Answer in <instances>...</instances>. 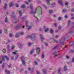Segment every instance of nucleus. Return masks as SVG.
Masks as SVG:
<instances>
[{"label":"nucleus","mask_w":74,"mask_h":74,"mask_svg":"<svg viewBox=\"0 0 74 74\" xmlns=\"http://www.w3.org/2000/svg\"><path fill=\"white\" fill-rule=\"evenodd\" d=\"M26 39H29V38H31V36H27L26 38Z\"/></svg>","instance_id":"dca6fc26"},{"label":"nucleus","mask_w":74,"mask_h":74,"mask_svg":"<svg viewBox=\"0 0 74 74\" xmlns=\"http://www.w3.org/2000/svg\"><path fill=\"white\" fill-rule=\"evenodd\" d=\"M43 29H45V26H43Z\"/></svg>","instance_id":"5fc2aeb1"},{"label":"nucleus","mask_w":74,"mask_h":74,"mask_svg":"<svg viewBox=\"0 0 74 74\" xmlns=\"http://www.w3.org/2000/svg\"><path fill=\"white\" fill-rule=\"evenodd\" d=\"M4 18H5V23H7L8 22V18H7V16H5L4 17Z\"/></svg>","instance_id":"423d86ee"},{"label":"nucleus","mask_w":74,"mask_h":74,"mask_svg":"<svg viewBox=\"0 0 74 74\" xmlns=\"http://www.w3.org/2000/svg\"><path fill=\"white\" fill-rule=\"evenodd\" d=\"M42 58H44V54H42Z\"/></svg>","instance_id":"f704fd0d"},{"label":"nucleus","mask_w":74,"mask_h":74,"mask_svg":"<svg viewBox=\"0 0 74 74\" xmlns=\"http://www.w3.org/2000/svg\"><path fill=\"white\" fill-rule=\"evenodd\" d=\"M64 71H66V70H67V68H66V65H65L64 66Z\"/></svg>","instance_id":"4468645a"},{"label":"nucleus","mask_w":74,"mask_h":74,"mask_svg":"<svg viewBox=\"0 0 74 74\" xmlns=\"http://www.w3.org/2000/svg\"><path fill=\"white\" fill-rule=\"evenodd\" d=\"M58 4H62V1L61 0H58Z\"/></svg>","instance_id":"9b49d317"},{"label":"nucleus","mask_w":74,"mask_h":74,"mask_svg":"<svg viewBox=\"0 0 74 74\" xmlns=\"http://www.w3.org/2000/svg\"><path fill=\"white\" fill-rule=\"evenodd\" d=\"M15 6H16V7H19V5H18V4L15 3Z\"/></svg>","instance_id":"393cba45"},{"label":"nucleus","mask_w":74,"mask_h":74,"mask_svg":"<svg viewBox=\"0 0 74 74\" xmlns=\"http://www.w3.org/2000/svg\"><path fill=\"white\" fill-rule=\"evenodd\" d=\"M13 53L14 55H15V54H16V53L15 52H13Z\"/></svg>","instance_id":"6e6d98bb"},{"label":"nucleus","mask_w":74,"mask_h":74,"mask_svg":"<svg viewBox=\"0 0 74 74\" xmlns=\"http://www.w3.org/2000/svg\"><path fill=\"white\" fill-rule=\"evenodd\" d=\"M58 48V47L56 46L54 48V49H56V48Z\"/></svg>","instance_id":"13d9d810"},{"label":"nucleus","mask_w":74,"mask_h":74,"mask_svg":"<svg viewBox=\"0 0 74 74\" xmlns=\"http://www.w3.org/2000/svg\"><path fill=\"white\" fill-rule=\"evenodd\" d=\"M31 70V68H29L28 69L29 71H30V70Z\"/></svg>","instance_id":"338daca9"},{"label":"nucleus","mask_w":74,"mask_h":74,"mask_svg":"<svg viewBox=\"0 0 74 74\" xmlns=\"http://www.w3.org/2000/svg\"><path fill=\"white\" fill-rule=\"evenodd\" d=\"M70 21H69L67 23L68 25H70Z\"/></svg>","instance_id":"473e14b6"},{"label":"nucleus","mask_w":74,"mask_h":74,"mask_svg":"<svg viewBox=\"0 0 74 74\" xmlns=\"http://www.w3.org/2000/svg\"><path fill=\"white\" fill-rule=\"evenodd\" d=\"M14 12H12V13L10 14L11 16H13L14 15Z\"/></svg>","instance_id":"aec40b11"},{"label":"nucleus","mask_w":74,"mask_h":74,"mask_svg":"<svg viewBox=\"0 0 74 74\" xmlns=\"http://www.w3.org/2000/svg\"><path fill=\"white\" fill-rule=\"evenodd\" d=\"M19 14L20 16L22 15V11L21 10H20L19 11Z\"/></svg>","instance_id":"f3484780"},{"label":"nucleus","mask_w":74,"mask_h":74,"mask_svg":"<svg viewBox=\"0 0 74 74\" xmlns=\"http://www.w3.org/2000/svg\"><path fill=\"white\" fill-rule=\"evenodd\" d=\"M25 25L26 27H28V30H29V29H30L32 28V26L30 25L28 26V25H27V22L26 21L25 22Z\"/></svg>","instance_id":"f03ea898"},{"label":"nucleus","mask_w":74,"mask_h":74,"mask_svg":"<svg viewBox=\"0 0 74 74\" xmlns=\"http://www.w3.org/2000/svg\"><path fill=\"white\" fill-rule=\"evenodd\" d=\"M9 35H10V37H11H11H12V34H9Z\"/></svg>","instance_id":"c9c22d12"},{"label":"nucleus","mask_w":74,"mask_h":74,"mask_svg":"<svg viewBox=\"0 0 74 74\" xmlns=\"http://www.w3.org/2000/svg\"><path fill=\"white\" fill-rule=\"evenodd\" d=\"M19 33V34L20 35V34H21V35H23L24 33L23 32H20V33Z\"/></svg>","instance_id":"4be33fe9"},{"label":"nucleus","mask_w":74,"mask_h":74,"mask_svg":"<svg viewBox=\"0 0 74 74\" xmlns=\"http://www.w3.org/2000/svg\"><path fill=\"white\" fill-rule=\"evenodd\" d=\"M66 59H69V58H70V57H69V56H66Z\"/></svg>","instance_id":"09e8293b"},{"label":"nucleus","mask_w":74,"mask_h":74,"mask_svg":"<svg viewBox=\"0 0 74 74\" xmlns=\"http://www.w3.org/2000/svg\"><path fill=\"white\" fill-rule=\"evenodd\" d=\"M25 26L23 25V26H22V28H23V29H24V28H25Z\"/></svg>","instance_id":"0e129e2a"},{"label":"nucleus","mask_w":74,"mask_h":74,"mask_svg":"<svg viewBox=\"0 0 74 74\" xmlns=\"http://www.w3.org/2000/svg\"><path fill=\"white\" fill-rule=\"evenodd\" d=\"M25 3L27 5H29V3L27 1H25Z\"/></svg>","instance_id":"2f4dec72"},{"label":"nucleus","mask_w":74,"mask_h":74,"mask_svg":"<svg viewBox=\"0 0 74 74\" xmlns=\"http://www.w3.org/2000/svg\"><path fill=\"white\" fill-rule=\"evenodd\" d=\"M20 35L19 33H17L15 35V37H19V36Z\"/></svg>","instance_id":"1a4fd4ad"},{"label":"nucleus","mask_w":74,"mask_h":74,"mask_svg":"<svg viewBox=\"0 0 74 74\" xmlns=\"http://www.w3.org/2000/svg\"><path fill=\"white\" fill-rule=\"evenodd\" d=\"M36 38V34L34 33L32 34L31 36V39L32 40L34 41L35 40Z\"/></svg>","instance_id":"f257e3e1"},{"label":"nucleus","mask_w":74,"mask_h":74,"mask_svg":"<svg viewBox=\"0 0 74 74\" xmlns=\"http://www.w3.org/2000/svg\"><path fill=\"white\" fill-rule=\"evenodd\" d=\"M21 8H25V4H23V5H21Z\"/></svg>","instance_id":"a211bd4d"},{"label":"nucleus","mask_w":74,"mask_h":74,"mask_svg":"<svg viewBox=\"0 0 74 74\" xmlns=\"http://www.w3.org/2000/svg\"><path fill=\"white\" fill-rule=\"evenodd\" d=\"M73 13H71V16H73Z\"/></svg>","instance_id":"e2e57ef3"},{"label":"nucleus","mask_w":74,"mask_h":74,"mask_svg":"<svg viewBox=\"0 0 74 74\" xmlns=\"http://www.w3.org/2000/svg\"><path fill=\"white\" fill-rule=\"evenodd\" d=\"M5 55L3 56L2 57V60L3 61H4V60H5Z\"/></svg>","instance_id":"9d476101"},{"label":"nucleus","mask_w":74,"mask_h":74,"mask_svg":"<svg viewBox=\"0 0 74 74\" xmlns=\"http://www.w3.org/2000/svg\"><path fill=\"white\" fill-rule=\"evenodd\" d=\"M73 44H74V42H71L69 44V45H73Z\"/></svg>","instance_id":"b1692460"},{"label":"nucleus","mask_w":74,"mask_h":74,"mask_svg":"<svg viewBox=\"0 0 74 74\" xmlns=\"http://www.w3.org/2000/svg\"><path fill=\"white\" fill-rule=\"evenodd\" d=\"M45 45H46V46H48V43H45Z\"/></svg>","instance_id":"79ce46f5"},{"label":"nucleus","mask_w":74,"mask_h":74,"mask_svg":"<svg viewBox=\"0 0 74 74\" xmlns=\"http://www.w3.org/2000/svg\"><path fill=\"white\" fill-rule=\"evenodd\" d=\"M43 74H47V73H46V72L45 71V70H43Z\"/></svg>","instance_id":"cd10ccee"},{"label":"nucleus","mask_w":74,"mask_h":74,"mask_svg":"<svg viewBox=\"0 0 74 74\" xmlns=\"http://www.w3.org/2000/svg\"><path fill=\"white\" fill-rule=\"evenodd\" d=\"M2 52H4V53H5V52H6L5 49H3V50Z\"/></svg>","instance_id":"bb28decb"},{"label":"nucleus","mask_w":74,"mask_h":74,"mask_svg":"<svg viewBox=\"0 0 74 74\" xmlns=\"http://www.w3.org/2000/svg\"><path fill=\"white\" fill-rule=\"evenodd\" d=\"M25 74H26L27 73V71H25Z\"/></svg>","instance_id":"4d7b16f0"},{"label":"nucleus","mask_w":74,"mask_h":74,"mask_svg":"<svg viewBox=\"0 0 74 74\" xmlns=\"http://www.w3.org/2000/svg\"><path fill=\"white\" fill-rule=\"evenodd\" d=\"M3 63V61L2 60L0 61V64H1Z\"/></svg>","instance_id":"864d4df0"},{"label":"nucleus","mask_w":74,"mask_h":74,"mask_svg":"<svg viewBox=\"0 0 74 74\" xmlns=\"http://www.w3.org/2000/svg\"><path fill=\"white\" fill-rule=\"evenodd\" d=\"M62 11L64 13V12H66V10L65 9H63L62 10Z\"/></svg>","instance_id":"6ab92c4d"},{"label":"nucleus","mask_w":74,"mask_h":74,"mask_svg":"<svg viewBox=\"0 0 74 74\" xmlns=\"http://www.w3.org/2000/svg\"><path fill=\"white\" fill-rule=\"evenodd\" d=\"M5 58H6V59L7 60H9V58H8L7 57V56L5 55Z\"/></svg>","instance_id":"412c9836"},{"label":"nucleus","mask_w":74,"mask_h":74,"mask_svg":"<svg viewBox=\"0 0 74 74\" xmlns=\"http://www.w3.org/2000/svg\"><path fill=\"white\" fill-rule=\"evenodd\" d=\"M3 33V31L1 30H0V34H1Z\"/></svg>","instance_id":"c85d7f7f"},{"label":"nucleus","mask_w":74,"mask_h":74,"mask_svg":"<svg viewBox=\"0 0 74 74\" xmlns=\"http://www.w3.org/2000/svg\"><path fill=\"white\" fill-rule=\"evenodd\" d=\"M50 32L51 33H53V30L52 29H51L50 30Z\"/></svg>","instance_id":"49530a36"},{"label":"nucleus","mask_w":74,"mask_h":74,"mask_svg":"<svg viewBox=\"0 0 74 74\" xmlns=\"http://www.w3.org/2000/svg\"><path fill=\"white\" fill-rule=\"evenodd\" d=\"M68 4L69 3H68L66 1L65 2V5H68Z\"/></svg>","instance_id":"7c9ffc66"},{"label":"nucleus","mask_w":74,"mask_h":74,"mask_svg":"<svg viewBox=\"0 0 74 74\" xmlns=\"http://www.w3.org/2000/svg\"><path fill=\"white\" fill-rule=\"evenodd\" d=\"M18 56H18V55L16 56L15 58L16 59H18Z\"/></svg>","instance_id":"4c0bfd02"},{"label":"nucleus","mask_w":74,"mask_h":74,"mask_svg":"<svg viewBox=\"0 0 74 74\" xmlns=\"http://www.w3.org/2000/svg\"><path fill=\"white\" fill-rule=\"evenodd\" d=\"M72 11H73V12H74V8H73L71 9Z\"/></svg>","instance_id":"37998d69"},{"label":"nucleus","mask_w":74,"mask_h":74,"mask_svg":"<svg viewBox=\"0 0 74 74\" xmlns=\"http://www.w3.org/2000/svg\"><path fill=\"white\" fill-rule=\"evenodd\" d=\"M7 4H5L4 5V7L3 8V10L5 11L7 9Z\"/></svg>","instance_id":"20e7f679"},{"label":"nucleus","mask_w":74,"mask_h":74,"mask_svg":"<svg viewBox=\"0 0 74 74\" xmlns=\"http://www.w3.org/2000/svg\"><path fill=\"white\" fill-rule=\"evenodd\" d=\"M60 71H61V69H59L58 70V73H60Z\"/></svg>","instance_id":"c756f323"},{"label":"nucleus","mask_w":74,"mask_h":74,"mask_svg":"<svg viewBox=\"0 0 74 74\" xmlns=\"http://www.w3.org/2000/svg\"><path fill=\"white\" fill-rule=\"evenodd\" d=\"M8 67L9 68H10L11 67V64H8Z\"/></svg>","instance_id":"5701e85b"},{"label":"nucleus","mask_w":74,"mask_h":74,"mask_svg":"<svg viewBox=\"0 0 74 74\" xmlns=\"http://www.w3.org/2000/svg\"><path fill=\"white\" fill-rule=\"evenodd\" d=\"M61 29V26H59L58 27V29Z\"/></svg>","instance_id":"69168bd1"},{"label":"nucleus","mask_w":74,"mask_h":74,"mask_svg":"<svg viewBox=\"0 0 74 74\" xmlns=\"http://www.w3.org/2000/svg\"><path fill=\"white\" fill-rule=\"evenodd\" d=\"M47 4L48 5H49V4H50V2H49V1L47 2Z\"/></svg>","instance_id":"8fccbe9b"},{"label":"nucleus","mask_w":74,"mask_h":74,"mask_svg":"<svg viewBox=\"0 0 74 74\" xmlns=\"http://www.w3.org/2000/svg\"><path fill=\"white\" fill-rule=\"evenodd\" d=\"M34 51V49H32L30 52V54L32 55Z\"/></svg>","instance_id":"ddd939ff"},{"label":"nucleus","mask_w":74,"mask_h":74,"mask_svg":"<svg viewBox=\"0 0 74 74\" xmlns=\"http://www.w3.org/2000/svg\"><path fill=\"white\" fill-rule=\"evenodd\" d=\"M53 11L52 10H50L49 11V14H51L53 13Z\"/></svg>","instance_id":"2eb2a0df"},{"label":"nucleus","mask_w":74,"mask_h":74,"mask_svg":"<svg viewBox=\"0 0 74 74\" xmlns=\"http://www.w3.org/2000/svg\"><path fill=\"white\" fill-rule=\"evenodd\" d=\"M48 30H49V29L48 28H47L45 30V32H47Z\"/></svg>","instance_id":"a878e982"},{"label":"nucleus","mask_w":74,"mask_h":74,"mask_svg":"<svg viewBox=\"0 0 74 74\" xmlns=\"http://www.w3.org/2000/svg\"><path fill=\"white\" fill-rule=\"evenodd\" d=\"M36 54L37 55H38L39 53H40V49L39 47H37L36 49Z\"/></svg>","instance_id":"7ed1b4c3"},{"label":"nucleus","mask_w":74,"mask_h":74,"mask_svg":"<svg viewBox=\"0 0 74 74\" xmlns=\"http://www.w3.org/2000/svg\"><path fill=\"white\" fill-rule=\"evenodd\" d=\"M12 49H14V48H15V46L14 45H13L12 47Z\"/></svg>","instance_id":"de8ad7c7"},{"label":"nucleus","mask_w":74,"mask_h":74,"mask_svg":"<svg viewBox=\"0 0 74 74\" xmlns=\"http://www.w3.org/2000/svg\"><path fill=\"white\" fill-rule=\"evenodd\" d=\"M61 17H59V18H58V21H60V20H61Z\"/></svg>","instance_id":"a19ab883"},{"label":"nucleus","mask_w":74,"mask_h":74,"mask_svg":"<svg viewBox=\"0 0 74 74\" xmlns=\"http://www.w3.org/2000/svg\"><path fill=\"white\" fill-rule=\"evenodd\" d=\"M54 6H55V3H53L52 4Z\"/></svg>","instance_id":"bf43d9fd"},{"label":"nucleus","mask_w":74,"mask_h":74,"mask_svg":"<svg viewBox=\"0 0 74 74\" xmlns=\"http://www.w3.org/2000/svg\"><path fill=\"white\" fill-rule=\"evenodd\" d=\"M74 52V50H71L70 52V53H73V52Z\"/></svg>","instance_id":"72a5a7b5"},{"label":"nucleus","mask_w":74,"mask_h":74,"mask_svg":"<svg viewBox=\"0 0 74 74\" xmlns=\"http://www.w3.org/2000/svg\"><path fill=\"white\" fill-rule=\"evenodd\" d=\"M34 63L35 65H37V62H36L35 61L34 62Z\"/></svg>","instance_id":"58836bf2"},{"label":"nucleus","mask_w":74,"mask_h":74,"mask_svg":"<svg viewBox=\"0 0 74 74\" xmlns=\"http://www.w3.org/2000/svg\"><path fill=\"white\" fill-rule=\"evenodd\" d=\"M36 73L37 74H40V73L38 71H36Z\"/></svg>","instance_id":"c03bdc74"},{"label":"nucleus","mask_w":74,"mask_h":74,"mask_svg":"<svg viewBox=\"0 0 74 74\" xmlns=\"http://www.w3.org/2000/svg\"><path fill=\"white\" fill-rule=\"evenodd\" d=\"M40 38L41 39L42 42H43L44 41H43L42 40H44V38L42 34H40Z\"/></svg>","instance_id":"39448f33"},{"label":"nucleus","mask_w":74,"mask_h":74,"mask_svg":"<svg viewBox=\"0 0 74 74\" xmlns=\"http://www.w3.org/2000/svg\"><path fill=\"white\" fill-rule=\"evenodd\" d=\"M22 63L23 64V65H25V61H22Z\"/></svg>","instance_id":"e433bc0d"},{"label":"nucleus","mask_w":74,"mask_h":74,"mask_svg":"<svg viewBox=\"0 0 74 74\" xmlns=\"http://www.w3.org/2000/svg\"><path fill=\"white\" fill-rule=\"evenodd\" d=\"M43 7H45V9H47V8L45 6V5H43Z\"/></svg>","instance_id":"ea45409f"},{"label":"nucleus","mask_w":74,"mask_h":74,"mask_svg":"<svg viewBox=\"0 0 74 74\" xmlns=\"http://www.w3.org/2000/svg\"><path fill=\"white\" fill-rule=\"evenodd\" d=\"M42 29L41 28L39 29V31H42Z\"/></svg>","instance_id":"680f3d73"},{"label":"nucleus","mask_w":74,"mask_h":74,"mask_svg":"<svg viewBox=\"0 0 74 74\" xmlns=\"http://www.w3.org/2000/svg\"><path fill=\"white\" fill-rule=\"evenodd\" d=\"M74 19V17H73L71 18V19Z\"/></svg>","instance_id":"774afa93"},{"label":"nucleus","mask_w":74,"mask_h":74,"mask_svg":"<svg viewBox=\"0 0 74 74\" xmlns=\"http://www.w3.org/2000/svg\"><path fill=\"white\" fill-rule=\"evenodd\" d=\"M54 41L55 42L57 43L58 42V40H54Z\"/></svg>","instance_id":"a18cd8bd"},{"label":"nucleus","mask_w":74,"mask_h":74,"mask_svg":"<svg viewBox=\"0 0 74 74\" xmlns=\"http://www.w3.org/2000/svg\"><path fill=\"white\" fill-rule=\"evenodd\" d=\"M51 7L52 8V7H54V6L52 4L51 5Z\"/></svg>","instance_id":"3c124183"},{"label":"nucleus","mask_w":74,"mask_h":74,"mask_svg":"<svg viewBox=\"0 0 74 74\" xmlns=\"http://www.w3.org/2000/svg\"><path fill=\"white\" fill-rule=\"evenodd\" d=\"M5 72L7 73V74H10V71H7V69H5Z\"/></svg>","instance_id":"0eeeda50"},{"label":"nucleus","mask_w":74,"mask_h":74,"mask_svg":"<svg viewBox=\"0 0 74 74\" xmlns=\"http://www.w3.org/2000/svg\"><path fill=\"white\" fill-rule=\"evenodd\" d=\"M21 60L22 62H23V61H23V58H21Z\"/></svg>","instance_id":"052dcab7"},{"label":"nucleus","mask_w":74,"mask_h":74,"mask_svg":"<svg viewBox=\"0 0 74 74\" xmlns=\"http://www.w3.org/2000/svg\"><path fill=\"white\" fill-rule=\"evenodd\" d=\"M32 44L33 45V44L32 43H31L30 42H28V47H31V46H32Z\"/></svg>","instance_id":"6e6552de"},{"label":"nucleus","mask_w":74,"mask_h":74,"mask_svg":"<svg viewBox=\"0 0 74 74\" xmlns=\"http://www.w3.org/2000/svg\"><path fill=\"white\" fill-rule=\"evenodd\" d=\"M13 5V3L12 2H10L9 3V7H12V6Z\"/></svg>","instance_id":"f8f14e48"},{"label":"nucleus","mask_w":74,"mask_h":74,"mask_svg":"<svg viewBox=\"0 0 74 74\" xmlns=\"http://www.w3.org/2000/svg\"><path fill=\"white\" fill-rule=\"evenodd\" d=\"M11 59H14V56L12 57L11 58Z\"/></svg>","instance_id":"603ef678"}]
</instances>
